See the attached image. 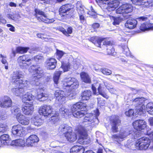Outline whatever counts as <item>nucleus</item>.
<instances>
[{
    "instance_id": "obj_1",
    "label": "nucleus",
    "mask_w": 153,
    "mask_h": 153,
    "mask_svg": "<svg viewBox=\"0 0 153 153\" xmlns=\"http://www.w3.org/2000/svg\"><path fill=\"white\" fill-rule=\"evenodd\" d=\"M24 76V75L20 71H14L12 76V82L19 86L18 88L12 89V92L14 94L22 97V101L25 102L27 101H31L35 98L41 101H44L48 98V95L42 92L37 94L35 97L30 92H28L25 94V91L29 88V83L27 80L23 79Z\"/></svg>"
},
{
    "instance_id": "obj_2",
    "label": "nucleus",
    "mask_w": 153,
    "mask_h": 153,
    "mask_svg": "<svg viewBox=\"0 0 153 153\" xmlns=\"http://www.w3.org/2000/svg\"><path fill=\"white\" fill-rule=\"evenodd\" d=\"M99 110L97 109L94 111V113L86 114L82 122V125L84 126H78L76 129L77 133L79 135V138L78 141L80 144H87L91 143L90 137L88 136L87 131L91 128V124L98 120L97 117L99 115Z\"/></svg>"
},
{
    "instance_id": "obj_3",
    "label": "nucleus",
    "mask_w": 153,
    "mask_h": 153,
    "mask_svg": "<svg viewBox=\"0 0 153 153\" xmlns=\"http://www.w3.org/2000/svg\"><path fill=\"white\" fill-rule=\"evenodd\" d=\"M29 71L33 73L34 76L30 81V84L35 86H39L40 87L41 84L40 82V79L43 75V71L42 68L38 66L35 67L32 66L29 68ZM38 88L43 90L42 87H40Z\"/></svg>"
},
{
    "instance_id": "obj_4",
    "label": "nucleus",
    "mask_w": 153,
    "mask_h": 153,
    "mask_svg": "<svg viewBox=\"0 0 153 153\" xmlns=\"http://www.w3.org/2000/svg\"><path fill=\"white\" fill-rule=\"evenodd\" d=\"M128 135H130L132 139H136L138 137L139 134H137V131L134 132L133 131L130 130V128H128L120 130L118 134H114L112 136V138L118 142L119 141L123 140Z\"/></svg>"
},
{
    "instance_id": "obj_5",
    "label": "nucleus",
    "mask_w": 153,
    "mask_h": 153,
    "mask_svg": "<svg viewBox=\"0 0 153 153\" xmlns=\"http://www.w3.org/2000/svg\"><path fill=\"white\" fill-rule=\"evenodd\" d=\"M39 112L40 115L45 117L51 116L53 118L52 120L54 124L59 121V117L56 114L54 115L52 107L50 105H45L41 106L39 109Z\"/></svg>"
},
{
    "instance_id": "obj_6",
    "label": "nucleus",
    "mask_w": 153,
    "mask_h": 153,
    "mask_svg": "<svg viewBox=\"0 0 153 153\" xmlns=\"http://www.w3.org/2000/svg\"><path fill=\"white\" fill-rule=\"evenodd\" d=\"M109 84L106 82L104 81L103 80L101 79L98 80L92 85V89L94 94L95 95H97L96 92V87L98 85V91L99 94L102 95L106 99L108 98V96L105 92V87L106 88L107 86H108Z\"/></svg>"
},
{
    "instance_id": "obj_7",
    "label": "nucleus",
    "mask_w": 153,
    "mask_h": 153,
    "mask_svg": "<svg viewBox=\"0 0 153 153\" xmlns=\"http://www.w3.org/2000/svg\"><path fill=\"white\" fill-rule=\"evenodd\" d=\"M86 107L85 104L78 102L71 106V111L73 115L75 117L80 118L83 117L86 113L85 110L77 111L78 109H84Z\"/></svg>"
},
{
    "instance_id": "obj_8",
    "label": "nucleus",
    "mask_w": 153,
    "mask_h": 153,
    "mask_svg": "<svg viewBox=\"0 0 153 153\" xmlns=\"http://www.w3.org/2000/svg\"><path fill=\"white\" fill-rule=\"evenodd\" d=\"M100 7L108 11L114 10L119 5L117 1L113 0H99Z\"/></svg>"
},
{
    "instance_id": "obj_9",
    "label": "nucleus",
    "mask_w": 153,
    "mask_h": 153,
    "mask_svg": "<svg viewBox=\"0 0 153 153\" xmlns=\"http://www.w3.org/2000/svg\"><path fill=\"white\" fill-rule=\"evenodd\" d=\"M62 83L64 88H68L70 90L77 88L79 85L78 80L72 77L65 78L62 81Z\"/></svg>"
},
{
    "instance_id": "obj_10",
    "label": "nucleus",
    "mask_w": 153,
    "mask_h": 153,
    "mask_svg": "<svg viewBox=\"0 0 153 153\" xmlns=\"http://www.w3.org/2000/svg\"><path fill=\"white\" fill-rule=\"evenodd\" d=\"M150 142V140L148 137H143L137 141L135 146L137 149L146 150L148 148Z\"/></svg>"
},
{
    "instance_id": "obj_11",
    "label": "nucleus",
    "mask_w": 153,
    "mask_h": 153,
    "mask_svg": "<svg viewBox=\"0 0 153 153\" xmlns=\"http://www.w3.org/2000/svg\"><path fill=\"white\" fill-rule=\"evenodd\" d=\"M144 102L143 98H137L132 101V105L135 107V110L138 114L143 113L145 110L146 107L143 103Z\"/></svg>"
},
{
    "instance_id": "obj_12",
    "label": "nucleus",
    "mask_w": 153,
    "mask_h": 153,
    "mask_svg": "<svg viewBox=\"0 0 153 153\" xmlns=\"http://www.w3.org/2000/svg\"><path fill=\"white\" fill-rule=\"evenodd\" d=\"M31 59L29 58L26 55L19 57L17 59V62L20 67L23 68H26L31 64Z\"/></svg>"
},
{
    "instance_id": "obj_13",
    "label": "nucleus",
    "mask_w": 153,
    "mask_h": 153,
    "mask_svg": "<svg viewBox=\"0 0 153 153\" xmlns=\"http://www.w3.org/2000/svg\"><path fill=\"white\" fill-rule=\"evenodd\" d=\"M147 19L145 16L140 17L137 18L136 19H129L125 24V26L127 28L132 29L136 27L137 22L146 21Z\"/></svg>"
},
{
    "instance_id": "obj_14",
    "label": "nucleus",
    "mask_w": 153,
    "mask_h": 153,
    "mask_svg": "<svg viewBox=\"0 0 153 153\" xmlns=\"http://www.w3.org/2000/svg\"><path fill=\"white\" fill-rule=\"evenodd\" d=\"M35 12L36 13V16L39 21H41L46 23H49L53 22L54 21L53 19H50L48 18L44 13L40 10L36 9Z\"/></svg>"
},
{
    "instance_id": "obj_15",
    "label": "nucleus",
    "mask_w": 153,
    "mask_h": 153,
    "mask_svg": "<svg viewBox=\"0 0 153 153\" xmlns=\"http://www.w3.org/2000/svg\"><path fill=\"white\" fill-rule=\"evenodd\" d=\"M133 10L132 5L126 3L122 4L116 10V13L120 14H127Z\"/></svg>"
},
{
    "instance_id": "obj_16",
    "label": "nucleus",
    "mask_w": 153,
    "mask_h": 153,
    "mask_svg": "<svg viewBox=\"0 0 153 153\" xmlns=\"http://www.w3.org/2000/svg\"><path fill=\"white\" fill-rule=\"evenodd\" d=\"M112 119L111 120V130L114 133H117L118 131V126L121 123L118 116H114L112 117Z\"/></svg>"
},
{
    "instance_id": "obj_17",
    "label": "nucleus",
    "mask_w": 153,
    "mask_h": 153,
    "mask_svg": "<svg viewBox=\"0 0 153 153\" xmlns=\"http://www.w3.org/2000/svg\"><path fill=\"white\" fill-rule=\"evenodd\" d=\"M91 39L93 41L92 42L98 47H101V43L102 42H103V45H109L111 44L110 41L105 38L92 37Z\"/></svg>"
},
{
    "instance_id": "obj_18",
    "label": "nucleus",
    "mask_w": 153,
    "mask_h": 153,
    "mask_svg": "<svg viewBox=\"0 0 153 153\" xmlns=\"http://www.w3.org/2000/svg\"><path fill=\"white\" fill-rule=\"evenodd\" d=\"M136 5L149 7H153V0H131Z\"/></svg>"
},
{
    "instance_id": "obj_19",
    "label": "nucleus",
    "mask_w": 153,
    "mask_h": 153,
    "mask_svg": "<svg viewBox=\"0 0 153 153\" xmlns=\"http://www.w3.org/2000/svg\"><path fill=\"white\" fill-rule=\"evenodd\" d=\"M134 128L137 131L144 130L147 126L146 122L143 120H138L135 121L133 123Z\"/></svg>"
},
{
    "instance_id": "obj_20",
    "label": "nucleus",
    "mask_w": 153,
    "mask_h": 153,
    "mask_svg": "<svg viewBox=\"0 0 153 153\" xmlns=\"http://www.w3.org/2000/svg\"><path fill=\"white\" fill-rule=\"evenodd\" d=\"M34 107L33 102H26L25 105L22 108V110L25 114L29 115L31 114L33 112Z\"/></svg>"
},
{
    "instance_id": "obj_21",
    "label": "nucleus",
    "mask_w": 153,
    "mask_h": 153,
    "mask_svg": "<svg viewBox=\"0 0 153 153\" xmlns=\"http://www.w3.org/2000/svg\"><path fill=\"white\" fill-rule=\"evenodd\" d=\"M12 134L18 136H22L25 133V130L20 125L13 126L12 129Z\"/></svg>"
},
{
    "instance_id": "obj_22",
    "label": "nucleus",
    "mask_w": 153,
    "mask_h": 153,
    "mask_svg": "<svg viewBox=\"0 0 153 153\" xmlns=\"http://www.w3.org/2000/svg\"><path fill=\"white\" fill-rule=\"evenodd\" d=\"M12 105V101L10 98L7 97L5 96L0 101V106L4 108L10 107Z\"/></svg>"
},
{
    "instance_id": "obj_23",
    "label": "nucleus",
    "mask_w": 153,
    "mask_h": 153,
    "mask_svg": "<svg viewBox=\"0 0 153 153\" xmlns=\"http://www.w3.org/2000/svg\"><path fill=\"white\" fill-rule=\"evenodd\" d=\"M55 95L56 97V100H58L60 102H64L65 100L66 95L64 91L60 90H58L56 91L55 93Z\"/></svg>"
},
{
    "instance_id": "obj_24",
    "label": "nucleus",
    "mask_w": 153,
    "mask_h": 153,
    "mask_svg": "<svg viewBox=\"0 0 153 153\" xmlns=\"http://www.w3.org/2000/svg\"><path fill=\"white\" fill-rule=\"evenodd\" d=\"M140 29L143 31H149L153 30V23L149 22H145L141 24Z\"/></svg>"
},
{
    "instance_id": "obj_25",
    "label": "nucleus",
    "mask_w": 153,
    "mask_h": 153,
    "mask_svg": "<svg viewBox=\"0 0 153 153\" xmlns=\"http://www.w3.org/2000/svg\"><path fill=\"white\" fill-rule=\"evenodd\" d=\"M16 119L19 123L24 125H27L30 123V119L24 115H18Z\"/></svg>"
},
{
    "instance_id": "obj_26",
    "label": "nucleus",
    "mask_w": 153,
    "mask_h": 153,
    "mask_svg": "<svg viewBox=\"0 0 153 153\" xmlns=\"http://www.w3.org/2000/svg\"><path fill=\"white\" fill-rule=\"evenodd\" d=\"M38 141L39 138L36 135H31L26 139V144L28 146H33L34 143Z\"/></svg>"
},
{
    "instance_id": "obj_27",
    "label": "nucleus",
    "mask_w": 153,
    "mask_h": 153,
    "mask_svg": "<svg viewBox=\"0 0 153 153\" xmlns=\"http://www.w3.org/2000/svg\"><path fill=\"white\" fill-rule=\"evenodd\" d=\"M69 6V5L68 4L62 6L59 9L60 15L65 16V14L63 13L68 15L69 13L71 12L72 10L68 7Z\"/></svg>"
},
{
    "instance_id": "obj_28",
    "label": "nucleus",
    "mask_w": 153,
    "mask_h": 153,
    "mask_svg": "<svg viewBox=\"0 0 153 153\" xmlns=\"http://www.w3.org/2000/svg\"><path fill=\"white\" fill-rule=\"evenodd\" d=\"M65 137L67 140L70 142H74L77 139L76 134L72 131H68L65 134Z\"/></svg>"
},
{
    "instance_id": "obj_29",
    "label": "nucleus",
    "mask_w": 153,
    "mask_h": 153,
    "mask_svg": "<svg viewBox=\"0 0 153 153\" xmlns=\"http://www.w3.org/2000/svg\"><path fill=\"white\" fill-rule=\"evenodd\" d=\"M56 60L54 58H48L46 61V66L49 69H53L56 68Z\"/></svg>"
},
{
    "instance_id": "obj_30",
    "label": "nucleus",
    "mask_w": 153,
    "mask_h": 153,
    "mask_svg": "<svg viewBox=\"0 0 153 153\" xmlns=\"http://www.w3.org/2000/svg\"><path fill=\"white\" fill-rule=\"evenodd\" d=\"M11 145L13 147H24L25 145V142L22 139H17L12 141Z\"/></svg>"
},
{
    "instance_id": "obj_31",
    "label": "nucleus",
    "mask_w": 153,
    "mask_h": 153,
    "mask_svg": "<svg viewBox=\"0 0 153 153\" xmlns=\"http://www.w3.org/2000/svg\"><path fill=\"white\" fill-rule=\"evenodd\" d=\"M6 16L8 19L12 20L15 21H18L20 18L19 14L16 12L7 14Z\"/></svg>"
},
{
    "instance_id": "obj_32",
    "label": "nucleus",
    "mask_w": 153,
    "mask_h": 153,
    "mask_svg": "<svg viewBox=\"0 0 153 153\" xmlns=\"http://www.w3.org/2000/svg\"><path fill=\"white\" fill-rule=\"evenodd\" d=\"M84 148L81 146H76L73 147L70 149L71 153H83Z\"/></svg>"
},
{
    "instance_id": "obj_33",
    "label": "nucleus",
    "mask_w": 153,
    "mask_h": 153,
    "mask_svg": "<svg viewBox=\"0 0 153 153\" xmlns=\"http://www.w3.org/2000/svg\"><path fill=\"white\" fill-rule=\"evenodd\" d=\"M59 130L63 132L65 134L68 131H72V128L66 124L62 125L59 128Z\"/></svg>"
},
{
    "instance_id": "obj_34",
    "label": "nucleus",
    "mask_w": 153,
    "mask_h": 153,
    "mask_svg": "<svg viewBox=\"0 0 153 153\" xmlns=\"http://www.w3.org/2000/svg\"><path fill=\"white\" fill-rule=\"evenodd\" d=\"M82 80L86 83H90L91 82V79L88 75L85 73L82 72L80 74Z\"/></svg>"
},
{
    "instance_id": "obj_35",
    "label": "nucleus",
    "mask_w": 153,
    "mask_h": 153,
    "mask_svg": "<svg viewBox=\"0 0 153 153\" xmlns=\"http://www.w3.org/2000/svg\"><path fill=\"white\" fill-rule=\"evenodd\" d=\"M91 95V93L90 91H85L82 93V99L83 100H88L90 99Z\"/></svg>"
},
{
    "instance_id": "obj_36",
    "label": "nucleus",
    "mask_w": 153,
    "mask_h": 153,
    "mask_svg": "<svg viewBox=\"0 0 153 153\" xmlns=\"http://www.w3.org/2000/svg\"><path fill=\"white\" fill-rule=\"evenodd\" d=\"M11 112L13 114L16 115V117L18 115H21V111L19 107L16 105L13 106L11 108Z\"/></svg>"
},
{
    "instance_id": "obj_37",
    "label": "nucleus",
    "mask_w": 153,
    "mask_h": 153,
    "mask_svg": "<svg viewBox=\"0 0 153 153\" xmlns=\"http://www.w3.org/2000/svg\"><path fill=\"white\" fill-rule=\"evenodd\" d=\"M62 72V71H56L55 72L53 79L54 82L55 84H58L59 77Z\"/></svg>"
},
{
    "instance_id": "obj_38",
    "label": "nucleus",
    "mask_w": 153,
    "mask_h": 153,
    "mask_svg": "<svg viewBox=\"0 0 153 153\" xmlns=\"http://www.w3.org/2000/svg\"><path fill=\"white\" fill-rule=\"evenodd\" d=\"M29 49V47H18L16 48V52L21 54L25 53Z\"/></svg>"
},
{
    "instance_id": "obj_39",
    "label": "nucleus",
    "mask_w": 153,
    "mask_h": 153,
    "mask_svg": "<svg viewBox=\"0 0 153 153\" xmlns=\"http://www.w3.org/2000/svg\"><path fill=\"white\" fill-rule=\"evenodd\" d=\"M60 30L62 32L64 35L69 36V34H71L72 32V28L71 27H69L67 29V31L63 28H61Z\"/></svg>"
},
{
    "instance_id": "obj_40",
    "label": "nucleus",
    "mask_w": 153,
    "mask_h": 153,
    "mask_svg": "<svg viewBox=\"0 0 153 153\" xmlns=\"http://www.w3.org/2000/svg\"><path fill=\"white\" fill-rule=\"evenodd\" d=\"M9 139V135L7 134H3L1 135L0 137L1 142L2 144L7 143V141H8Z\"/></svg>"
},
{
    "instance_id": "obj_41",
    "label": "nucleus",
    "mask_w": 153,
    "mask_h": 153,
    "mask_svg": "<svg viewBox=\"0 0 153 153\" xmlns=\"http://www.w3.org/2000/svg\"><path fill=\"white\" fill-rule=\"evenodd\" d=\"M61 67L63 69L64 72H65L68 71L71 68V65L68 62L67 63L62 62Z\"/></svg>"
},
{
    "instance_id": "obj_42",
    "label": "nucleus",
    "mask_w": 153,
    "mask_h": 153,
    "mask_svg": "<svg viewBox=\"0 0 153 153\" xmlns=\"http://www.w3.org/2000/svg\"><path fill=\"white\" fill-rule=\"evenodd\" d=\"M111 19L114 20L113 24L114 25H118L120 22V18L119 17H115L112 16L111 17Z\"/></svg>"
},
{
    "instance_id": "obj_43",
    "label": "nucleus",
    "mask_w": 153,
    "mask_h": 153,
    "mask_svg": "<svg viewBox=\"0 0 153 153\" xmlns=\"http://www.w3.org/2000/svg\"><path fill=\"white\" fill-rule=\"evenodd\" d=\"M7 129V126L5 124L0 123V132H4Z\"/></svg>"
},
{
    "instance_id": "obj_44",
    "label": "nucleus",
    "mask_w": 153,
    "mask_h": 153,
    "mask_svg": "<svg viewBox=\"0 0 153 153\" xmlns=\"http://www.w3.org/2000/svg\"><path fill=\"white\" fill-rule=\"evenodd\" d=\"M123 52L124 54L126 55L127 56H129L132 58V56L131 55L130 51L127 47H126L124 49Z\"/></svg>"
},
{
    "instance_id": "obj_45",
    "label": "nucleus",
    "mask_w": 153,
    "mask_h": 153,
    "mask_svg": "<svg viewBox=\"0 0 153 153\" xmlns=\"http://www.w3.org/2000/svg\"><path fill=\"white\" fill-rule=\"evenodd\" d=\"M34 120L33 125L38 126L41 125L43 123L42 120L40 119L36 120L34 119Z\"/></svg>"
},
{
    "instance_id": "obj_46",
    "label": "nucleus",
    "mask_w": 153,
    "mask_h": 153,
    "mask_svg": "<svg viewBox=\"0 0 153 153\" xmlns=\"http://www.w3.org/2000/svg\"><path fill=\"white\" fill-rule=\"evenodd\" d=\"M68 110L67 109L65 108L64 107H62L59 109V113L62 114H66L69 115L70 112H67Z\"/></svg>"
},
{
    "instance_id": "obj_47",
    "label": "nucleus",
    "mask_w": 153,
    "mask_h": 153,
    "mask_svg": "<svg viewBox=\"0 0 153 153\" xmlns=\"http://www.w3.org/2000/svg\"><path fill=\"white\" fill-rule=\"evenodd\" d=\"M106 88L109 90V92L111 94H115L116 92V90L114 89L112 86L110 84L108 86H107Z\"/></svg>"
},
{
    "instance_id": "obj_48",
    "label": "nucleus",
    "mask_w": 153,
    "mask_h": 153,
    "mask_svg": "<svg viewBox=\"0 0 153 153\" xmlns=\"http://www.w3.org/2000/svg\"><path fill=\"white\" fill-rule=\"evenodd\" d=\"M90 10H91V11H87V13L92 16H94L96 14V12L94 11V10L93 9L92 6H91L90 7Z\"/></svg>"
},
{
    "instance_id": "obj_49",
    "label": "nucleus",
    "mask_w": 153,
    "mask_h": 153,
    "mask_svg": "<svg viewBox=\"0 0 153 153\" xmlns=\"http://www.w3.org/2000/svg\"><path fill=\"white\" fill-rule=\"evenodd\" d=\"M34 59L36 62H40L43 59V57L41 55H37L34 57Z\"/></svg>"
},
{
    "instance_id": "obj_50",
    "label": "nucleus",
    "mask_w": 153,
    "mask_h": 153,
    "mask_svg": "<svg viewBox=\"0 0 153 153\" xmlns=\"http://www.w3.org/2000/svg\"><path fill=\"white\" fill-rule=\"evenodd\" d=\"M102 73L104 74L109 75L111 73V71L107 69H103L102 71Z\"/></svg>"
},
{
    "instance_id": "obj_51",
    "label": "nucleus",
    "mask_w": 153,
    "mask_h": 153,
    "mask_svg": "<svg viewBox=\"0 0 153 153\" xmlns=\"http://www.w3.org/2000/svg\"><path fill=\"white\" fill-rule=\"evenodd\" d=\"M64 54V53L61 51H57L56 52L57 58L58 59H60Z\"/></svg>"
},
{
    "instance_id": "obj_52",
    "label": "nucleus",
    "mask_w": 153,
    "mask_h": 153,
    "mask_svg": "<svg viewBox=\"0 0 153 153\" xmlns=\"http://www.w3.org/2000/svg\"><path fill=\"white\" fill-rule=\"evenodd\" d=\"M134 112L133 110L132 109H129L128 111H126L125 112L126 115L128 116H131L133 115Z\"/></svg>"
},
{
    "instance_id": "obj_53",
    "label": "nucleus",
    "mask_w": 153,
    "mask_h": 153,
    "mask_svg": "<svg viewBox=\"0 0 153 153\" xmlns=\"http://www.w3.org/2000/svg\"><path fill=\"white\" fill-rule=\"evenodd\" d=\"M66 97H68L70 99H72L73 98L75 94H73L72 91L71 92H68L67 94H65Z\"/></svg>"
},
{
    "instance_id": "obj_54",
    "label": "nucleus",
    "mask_w": 153,
    "mask_h": 153,
    "mask_svg": "<svg viewBox=\"0 0 153 153\" xmlns=\"http://www.w3.org/2000/svg\"><path fill=\"white\" fill-rule=\"evenodd\" d=\"M7 118L6 115L4 112H0V120H5Z\"/></svg>"
},
{
    "instance_id": "obj_55",
    "label": "nucleus",
    "mask_w": 153,
    "mask_h": 153,
    "mask_svg": "<svg viewBox=\"0 0 153 153\" xmlns=\"http://www.w3.org/2000/svg\"><path fill=\"white\" fill-rule=\"evenodd\" d=\"M153 108V103L150 102L147 104L146 106V110L148 112V111Z\"/></svg>"
},
{
    "instance_id": "obj_56",
    "label": "nucleus",
    "mask_w": 153,
    "mask_h": 153,
    "mask_svg": "<svg viewBox=\"0 0 153 153\" xmlns=\"http://www.w3.org/2000/svg\"><path fill=\"white\" fill-rule=\"evenodd\" d=\"M7 23V21L0 14V24L5 25Z\"/></svg>"
},
{
    "instance_id": "obj_57",
    "label": "nucleus",
    "mask_w": 153,
    "mask_h": 153,
    "mask_svg": "<svg viewBox=\"0 0 153 153\" xmlns=\"http://www.w3.org/2000/svg\"><path fill=\"white\" fill-rule=\"evenodd\" d=\"M6 25L7 27H9V30L10 31L13 32H15V28L12 25L10 24H7Z\"/></svg>"
},
{
    "instance_id": "obj_58",
    "label": "nucleus",
    "mask_w": 153,
    "mask_h": 153,
    "mask_svg": "<svg viewBox=\"0 0 153 153\" xmlns=\"http://www.w3.org/2000/svg\"><path fill=\"white\" fill-rule=\"evenodd\" d=\"M1 57L2 58L1 59L2 63L4 64H6L7 63V60L6 59V56H3L1 54L0 55Z\"/></svg>"
},
{
    "instance_id": "obj_59",
    "label": "nucleus",
    "mask_w": 153,
    "mask_h": 153,
    "mask_svg": "<svg viewBox=\"0 0 153 153\" xmlns=\"http://www.w3.org/2000/svg\"><path fill=\"white\" fill-rule=\"evenodd\" d=\"M77 11L79 15H83L84 14V11L82 7H80L79 9L78 8Z\"/></svg>"
},
{
    "instance_id": "obj_60",
    "label": "nucleus",
    "mask_w": 153,
    "mask_h": 153,
    "mask_svg": "<svg viewBox=\"0 0 153 153\" xmlns=\"http://www.w3.org/2000/svg\"><path fill=\"white\" fill-rule=\"evenodd\" d=\"M80 20L82 23H83L85 21V18L84 15H79Z\"/></svg>"
},
{
    "instance_id": "obj_61",
    "label": "nucleus",
    "mask_w": 153,
    "mask_h": 153,
    "mask_svg": "<svg viewBox=\"0 0 153 153\" xmlns=\"http://www.w3.org/2000/svg\"><path fill=\"white\" fill-rule=\"evenodd\" d=\"M100 25L98 23H94L92 26V27L94 29H96L98 28L99 27Z\"/></svg>"
},
{
    "instance_id": "obj_62",
    "label": "nucleus",
    "mask_w": 153,
    "mask_h": 153,
    "mask_svg": "<svg viewBox=\"0 0 153 153\" xmlns=\"http://www.w3.org/2000/svg\"><path fill=\"white\" fill-rule=\"evenodd\" d=\"M148 122L150 126H153V117L149 118L148 120Z\"/></svg>"
},
{
    "instance_id": "obj_63",
    "label": "nucleus",
    "mask_w": 153,
    "mask_h": 153,
    "mask_svg": "<svg viewBox=\"0 0 153 153\" xmlns=\"http://www.w3.org/2000/svg\"><path fill=\"white\" fill-rule=\"evenodd\" d=\"M45 36L42 33H38L37 34V36L39 38H40L42 39H43L44 38H45L44 36Z\"/></svg>"
},
{
    "instance_id": "obj_64",
    "label": "nucleus",
    "mask_w": 153,
    "mask_h": 153,
    "mask_svg": "<svg viewBox=\"0 0 153 153\" xmlns=\"http://www.w3.org/2000/svg\"><path fill=\"white\" fill-rule=\"evenodd\" d=\"M9 5L12 7H16L17 6V5L16 3L13 2H10L9 4Z\"/></svg>"
}]
</instances>
